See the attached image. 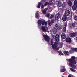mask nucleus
I'll return each instance as SVG.
<instances>
[{"mask_svg":"<svg viewBox=\"0 0 77 77\" xmlns=\"http://www.w3.org/2000/svg\"><path fill=\"white\" fill-rule=\"evenodd\" d=\"M38 23L39 24V27L41 30H42L44 32H46V29L44 27L41 26H44L45 24V21L43 20H39Z\"/></svg>","mask_w":77,"mask_h":77,"instance_id":"nucleus-1","label":"nucleus"},{"mask_svg":"<svg viewBox=\"0 0 77 77\" xmlns=\"http://www.w3.org/2000/svg\"><path fill=\"white\" fill-rule=\"evenodd\" d=\"M68 60L70 62L69 63H68V64L69 66H71L73 68H75L76 66L74 65L75 64L77 63V62L75 60H73L72 59H68Z\"/></svg>","mask_w":77,"mask_h":77,"instance_id":"nucleus-2","label":"nucleus"},{"mask_svg":"<svg viewBox=\"0 0 77 77\" xmlns=\"http://www.w3.org/2000/svg\"><path fill=\"white\" fill-rule=\"evenodd\" d=\"M51 43L52 46V47L53 49H55L56 50H57L59 49V47H58L59 45V44L57 43V42H55L54 43V44L53 45V40L51 39Z\"/></svg>","mask_w":77,"mask_h":77,"instance_id":"nucleus-3","label":"nucleus"},{"mask_svg":"<svg viewBox=\"0 0 77 77\" xmlns=\"http://www.w3.org/2000/svg\"><path fill=\"white\" fill-rule=\"evenodd\" d=\"M43 37L44 39H45V41H47V42H49V41L50 38L48 36L45 35H44Z\"/></svg>","mask_w":77,"mask_h":77,"instance_id":"nucleus-4","label":"nucleus"},{"mask_svg":"<svg viewBox=\"0 0 77 77\" xmlns=\"http://www.w3.org/2000/svg\"><path fill=\"white\" fill-rule=\"evenodd\" d=\"M41 8H44V5H43V4H42L41 2H39L38 4V5L37 6V8H41Z\"/></svg>","mask_w":77,"mask_h":77,"instance_id":"nucleus-5","label":"nucleus"},{"mask_svg":"<svg viewBox=\"0 0 77 77\" xmlns=\"http://www.w3.org/2000/svg\"><path fill=\"white\" fill-rule=\"evenodd\" d=\"M50 32H53L54 34H56L57 33V29L55 27L53 28L51 30Z\"/></svg>","mask_w":77,"mask_h":77,"instance_id":"nucleus-6","label":"nucleus"},{"mask_svg":"<svg viewBox=\"0 0 77 77\" xmlns=\"http://www.w3.org/2000/svg\"><path fill=\"white\" fill-rule=\"evenodd\" d=\"M70 13V11H69L68 10L66 11L65 12V17H67V16H69V15Z\"/></svg>","mask_w":77,"mask_h":77,"instance_id":"nucleus-7","label":"nucleus"},{"mask_svg":"<svg viewBox=\"0 0 77 77\" xmlns=\"http://www.w3.org/2000/svg\"><path fill=\"white\" fill-rule=\"evenodd\" d=\"M52 1L53 0H49V2H45L44 4L45 6H46L47 5H51V4H52Z\"/></svg>","mask_w":77,"mask_h":77,"instance_id":"nucleus-8","label":"nucleus"},{"mask_svg":"<svg viewBox=\"0 0 77 77\" xmlns=\"http://www.w3.org/2000/svg\"><path fill=\"white\" fill-rule=\"evenodd\" d=\"M54 20H52L51 21H51H50V20H48V25H49V26H51L52 25V24H53V23H54Z\"/></svg>","mask_w":77,"mask_h":77,"instance_id":"nucleus-9","label":"nucleus"},{"mask_svg":"<svg viewBox=\"0 0 77 77\" xmlns=\"http://www.w3.org/2000/svg\"><path fill=\"white\" fill-rule=\"evenodd\" d=\"M61 38L62 39H65L66 38V35L65 33H63L62 34Z\"/></svg>","mask_w":77,"mask_h":77,"instance_id":"nucleus-10","label":"nucleus"},{"mask_svg":"<svg viewBox=\"0 0 77 77\" xmlns=\"http://www.w3.org/2000/svg\"><path fill=\"white\" fill-rule=\"evenodd\" d=\"M55 39L57 41H59V34H56L55 36Z\"/></svg>","mask_w":77,"mask_h":77,"instance_id":"nucleus-11","label":"nucleus"},{"mask_svg":"<svg viewBox=\"0 0 77 77\" xmlns=\"http://www.w3.org/2000/svg\"><path fill=\"white\" fill-rule=\"evenodd\" d=\"M47 10H48V8H45L42 10V12L43 14H46V13H47Z\"/></svg>","mask_w":77,"mask_h":77,"instance_id":"nucleus-12","label":"nucleus"},{"mask_svg":"<svg viewBox=\"0 0 77 77\" xmlns=\"http://www.w3.org/2000/svg\"><path fill=\"white\" fill-rule=\"evenodd\" d=\"M39 11H38L35 15V17L37 18H39Z\"/></svg>","mask_w":77,"mask_h":77,"instance_id":"nucleus-13","label":"nucleus"},{"mask_svg":"<svg viewBox=\"0 0 77 77\" xmlns=\"http://www.w3.org/2000/svg\"><path fill=\"white\" fill-rule=\"evenodd\" d=\"M60 17V14H57L55 16L56 20H58L59 18Z\"/></svg>","mask_w":77,"mask_h":77,"instance_id":"nucleus-14","label":"nucleus"},{"mask_svg":"<svg viewBox=\"0 0 77 77\" xmlns=\"http://www.w3.org/2000/svg\"><path fill=\"white\" fill-rule=\"evenodd\" d=\"M64 53L66 56H69V53L67 51H64Z\"/></svg>","mask_w":77,"mask_h":77,"instance_id":"nucleus-15","label":"nucleus"},{"mask_svg":"<svg viewBox=\"0 0 77 77\" xmlns=\"http://www.w3.org/2000/svg\"><path fill=\"white\" fill-rule=\"evenodd\" d=\"M58 6L59 7H60V8L62 7V2H61L60 0L58 1Z\"/></svg>","mask_w":77,"mask_h":77,"instance_id":"nucleus-16","label":"nucleus"},{"mask_svg":"<svg viewBox=\"0 0 77 77\" xmlns=\"http://www.w3.org/2000/svg\"><path fill=\"white\" fill-rule=\"evenodd\" d=\"M66 42H71V39L69 38H68L66 39Z\"/></svg>","mask_w":77,"mask_h":77,"instance_id":"nucleus-17","label":"nucleus"},{"mask_svg":"<svg viewBox=\"0 0 77 77\" xmlns=\"http://www.w3.org/2000/svg\"><path fill=\"white\" fill-rule=\"evenodd\" d=\"M72 4V2H71L70 1H69L68 2V5H69V6H71Z\"/></svg>","mask_w":77,"mask_h":77,"instance_id":"nucleus-18","label":"nucleus"},{"mask_svg":"<svg viewBox=\"0 0 77 77\" xmlns=\"http://www.w3.org/2000/svg\"><path fill=\"white\" fill-rule=\"evenodd\" d=\"M75 36V33H71L70 34V37H73Z\"/></svg>","mask_w":77,"mask_h":77,"instance_id":"nucleus-19","label":"nucleus"},{"mask_svg":"<svg viewBox=\"0 0 77 77\" xmlns=\"http://www.w3.org/2000/svg\"><path fill=\"white\" fill-rule=\"evenodd\" d=\"M67 19V17L65 16H64L63 17L62 20L63 21H66Z\"/></svg>","mask_w":77,"mask_h":77,"instance_id":"nucleus-20","label":"nucleus"},{"mask_svg":"<svg viewBox=\"0 0 77 77\" xmlns=\"http://www.w3.org/2000/svg\"><path fill=\"white\" fill-rule=\"evenodd\" d=\"M77 7V5H74L72 6V9L73 10H74V11H75L76 10V8Z\"/></svg>","mask_w":77,"mask_h":77,"instance_id":"nucleus-21","label":"nucleus"},{"mask_svg":"<svg viewBox=\"0 0 77 77\" xmlns=\"http://www.w3.org/2000/svg\"><path fill=\"white\" fill-rule=\"evenodd\" d=\"M66 24L65 25V27H64L63 29V32H65L66 30Z\"/></svg>","mask_w":77,"mask_h":77,"instance_id":"nucleus-22","label":"nucleus"},{"mask_svg":"<svg viewBox=\"0 0 77 77\" xmlns=\"http://www.w3.org/2000/svg\"><path fill=\"white\" fill-rule=\"evenodd\" d=\"M62 6L63 8H66V4H65V2H64L63 3Z\"/></svg>","mask_w":77,"mask_h":77,"instance_id":"nucleus-23","label":"nucleus"},{"mask_svg":"<svg viewBox=\"0 0 77 77\" xmlns=\"http://www.w3.org/2000/svg\"><path fill=\"white\" fill-rule=\"evenodd\" d=\"M45 27H46L47 29L48 30V27H47V22H46L45 23Z\"/></svg>","mask_w":77,"mask_h":77,"instance_id":"nucleus-24","label":"nucleus"},{"mask_svg":"<svg viewBox=\"0 0 77 77\" xmlns=\"http://www.w3.org/2000/svg\"><path fill=\"white\" fill-rule=\"evenodd\" d=\"M58 53H59L60 55H62V56H63L64 55L63 53H62V52H59V51H58Z\"/></svg>","mask_w":77,"mask_h":77,"instance_id":"nucleus-25","label":"nucleus"},{"mask_svg":"<svg viewBox=\"0 0 77 77\" xmlns=\"http://www.w3.org/2000/svg\"><path fill=\"white\" fill-rule=\"evenodd\" d=\"M77 0H75L74 1V5H77Z\"/></svg>","mask_w":77,"mask_h":77,"instance_id":"nucleus-26","label":"nucleus"},{"mask_svg":"<svg viewBox=\"0 0 77 77\" xmlns=\"http://www.w3.org/2000/svg\"><path fill=\"white\" fill-rule=\"evenodd\" d=\"M70 70H71V71H73V72H75V71H76V70H74V69L72 68H71L70 69Z\"/></svg>","mask_w":77,"mask_h":77,"instance_id":"nucleus-27","label":"nucleus"},{"mask_svg":"<svg viewBox=\"0 0 77 77\" xmlns=\"http://www.w3.org/2000/svg\"><path fill=\"white\" fill-rule=\"evenodd\" d=\"M54 17V15H51L50 17H49L50 19H51L53 18Z\"/></svg>","mask_w":77,"mask_h":77,"instance_id":"nucleus-28","label":"nucleus"},{"mask_svg":"<svg viewBox=\"0 0 77 77\" xmlns=\"http://www.w3.org/2000/svg\"><path fill=\"white\" fill-rule=\"evenodd\" d=\"M71 59L72 60H75V58L74 56H72L71 57Z\"/></svg>","mask_w":77,"mask_h":77,"instance_id":"nucleus-29","label":"nucleus"},{"mask_svg":"<svg viewBox=\"0 0 77 77\" xmlns=\"http://www.w3.org/2000/svg\"><path fill=\"white\" fill-rule=\"evenodd\" d=\"M74 19L75 20H77V16L76 15H75L74 16Z\"/></svg>","mask_w":77,"mask_h":77,"instance_id":"nucleus-30","label":"nucleus"},{"mask_svg":"<svg viewBox=\"0 0 77 77\" xmlns=\"http://www.w3.org/2000/svg\"><path fill=\"white\" fill-rule=\"evenodd\" d=\"M57 29H58V30H61V29H62V28L61 27L59 26L57 27Z\"/></svg>","mask_w":77,"mask_h":77,"instance_id":"nucleus-31","label":"nucleus"},{"mask_svg":"<svg viewBox=\"0 0 77 77\" xmlns=\"http://www.w3.org/2000/svg\"><path fill=\"white\" fill-rule=\"evenodd\" d=\"M55 26L56 27L57 29L59 27V25L58 24H56L55 25Z\"/></svg>","mask_w":77,"mask_h":77,"instance_id":"nucleus-32","label":"nucleus"},{"mask_svg":"<svg viewBox=\"0 0 77 77\" xmlns=\"http://www.w3.org/2000/svg\"><path fill=\"white\" fill-rule=\"evenodd\" d=\"M46 16L47 17H48V18L50 17V14H46Z\"/></svg>","mask_w":77,"mask_h":77,"instance_id":"nucleus-33","label":"nucleus"},{"mask_svg":"<svg viewBox=\"0 0 77 77\" xmlns=\"http://www.w3.org/2000/svg\"><path fill=\"white\" fill-rule=\"evenodd\" d=\"M60 45L61 46V48H62V45H63V43H60Z\"/></svg>","mask_w":77,"mask_h":77,"instance_id":"nucleus-34","label":"nucleus"},{"mask_svg":"<svg viewBox=\"0 0 77 77\" xmlns=\"http://www.w3.org/2000/svg\"><path fill=\"white\" fill-rule=\"evenodd\" d=\"M65 69H62V70H61V72H64V71H65Z\"/></svg>","mask_w":77,"mask_h":77,"instance_id":"nucleus-35","label":"nucleus"},{"mask_svg":"<svg viewBox=\"0 0 77 77\" xmlns=\"http://www.w3.org/2000/svg\"><path fill=\"white\" fill-rule=\"evenodd\" d=\"M72 26L73 27H75V23H73Z\"/></svg>","mask_w":77,"mask_h":77,"instance_id":"nucleus-36","label":"nucleus"},{"mask_svg":"<svg viewBox=\"0 0 77 77\" xmlns=\"http://www.w3.org/2000/svg\"><path fill=\"white\" fill-rule=\"evenodd\" d=\"M68 77H71V76L69 75Z\"/></svg>","mask_w":77,"mask_h":77,"instance_id":"nucleus-37","label":"nucleus"},{"mask_svg":"<svg viewBox=\"0 0 77 77\" xmlns=\"http://www.w3.org/2000/svg\"><path fill=\"white\" fill-rule=\"evenodd\" d=\"M62 1H63V0H62Z\"/></svg>","mask_w":77,"mask_h":77,"instance_id":"nucleus-38","label":"nucleus"}]
</instances>
